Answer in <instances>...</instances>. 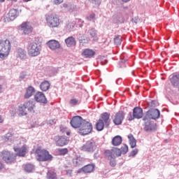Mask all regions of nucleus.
<instances>
[{"instance_id": "obj_9", "label": "nucleus", "mask_w": 179, "mask_h": 179, "mask_svg": "<svg viewBox=\"0 0 179 179\" xmlns=\"http://www.w3.org/2000/svg\"><path fill=\"white\" fill-rule=\"evenodd\" d=\"M96 149H97L96 142L92 140L87 141L81 147V150H83V152H87L88 153H93L94 150H96Z\"/></svg>"}, {"instance_id": "obj_7", "label": "nucleus", "mask_w": 179, "mask_h": 179, "mask_svg": "<svg viewBox=\"0 0 179 179\" xmlns=\"http://www.w3.org/2000/svg\"><path fill=\"white\" fill-rule=\"evenodd\" d=\"M143 117V110L141 107H136L133 109V114L129 113L127 116L129 121H133V120H141Z\"/></svg>"}, {"instance_id": "obj_49", "label": "nucleus", "mask_w": 179, "mask_h": 179, "mask_svg": "<svg viewBox=\"0 0 179 179\" xmlns=\"http://www.w3.org/2000/svg\"><path fill=\"white\" fill-rule=\"evenodd\" d=\"M91 1H92V3H94L96 6H99V5H100V3H101L100 0H91Z\"/></svg>"}, {"instance_id": "obj_20", "label": "nucleus", "mask_w": 179, "mask_h": 179, "mask_svg": "<svg viewBox=\"0 0 179 179\" xmlns=\"http://www.w3.org/2000/svg\"><path fill=\"white\" fill-rule=\"evenodd\" d=\"M87 34L90 38V40H92L93 41H97V40H99V36H97V31L93 28L89 29Z\"/></svg>"}, {"instance_id": "obj_47", "label": "nucleus", "mask_w": 179, "mask_h": 179, "mask_svg": "<svg viewBox=\"0 0 179 179\" xmlns=\"http://www.w3.org/2000/svg\"><path fill=\"white\" fill-rule=\"evenodd\" d=\"M136 155H138V149H134L131 152H130V155L129 156H136Z\"/></svg>"}, {"instance_id": "obj_52", "label": "nucleus", "mask_w": 179, "mask_h": 179, "mask_svg": "<svg viewBox=\"0 0 179 179\" xmlns=\"http://www.w3.org/2000/svg\"><path fill=\"white\" fill-rule=\"evenodd\" d=\"M66 174L69 177H72V170L69 169L66 171Z\"/></svg>"}, {"instance_id": "obj_63", "label": "nucleus", "mask_w": 179, "mask_h": 179, "mask_svg": "<svg viewBox=\"0 0 179 179\" xmlns=\"http://www.w3.org/2000/svg\"><path fill=\"white\" fill-rule=\"evenodd\" d=\"M1 92H2V85H0V93H1Z\"/></svg>"}, {"instance_id": "obj_51", "label": "nucleus", "mask_w": 179, "mask_h": 179, "mask_svg": "<svg viewBox=\"0 0 179 179\" xmlns=\"http://www.w3.org/2000/svg\"><path fill=\"white\" fill-rule=\"evenodd\" d=\"M60 132H62V134H64V132H66V127L61 126Z\"/></svg>"}, {"instance_id": "obj_19", "label": "nucleus", "mask_w": 179, "mask_h": 179, "mask_svg": "<svg viewBox=\"0 0 179 179\" xmlns=\"http://www.w3.org/2000/svg\"><path fill=\"white\" fill-rule=\"evenodd\" d=\"M14 150L17 152V156H19L20 157H24L27 152V147L26 145H23L21 148H14Z\"/></svg>"}, {"instance_id": "obj_62", "label": "nucleus", "mask_w": 179, "mask_h": 179, "mask_svg": "<svg viewBox=\"0 0 179 179\" xmlns=\"http://www.w3.org/2000/svg\"><path fill=\"white\" fill-rule=\"evenodd\" d=\"M66 135H67L68 136H69L71 135V132H69V131H66Z\"/></svg>"}, {"instance_id": "obj_16", "label": "nucleus", "mask_w": 179, "mask_h": 179, "mask_svg": "<svg viewBox=\"0 0 179 179\" xmlns=\"http://www.w3.org/2000/svg\"><path fill=\"white\" fill-rule=\"evenodd\" d=\"M21 30L24 34H30L33 31V27L30 24V22H24L21 24Z\"/></svg>"}, {"instance_id": "obj_21", "label": "nucleus", "mask_w": 179, "mask_h": 179, "mask_svg": "<svg viewBox=\"0 0 179 179\" xmlns=\"http://www.w3.org/2000/svg\"><path fill=\"white\" fill-rule=\"evenodd\" d=\"M111 152L110 151H105V156L107 157L108 160L110 161V165L111 167H115L117 166V162H115V157L111 156Z\"/></svg>"}, {"instance_id": "obj_40", "label": "nucleus", "mask_w": 179, "mask_h": 179, "mask_svg": "<svg viewBox=\"0 0 179 179\" xmlns=\"http://www.w3.org/2000/svg\"><path fill=\"white\" fill-rule=\"evenodd\" d=\"M75 24L76 23L73 22H68L66 25V29H67V30H73V29H75Z\"/></svg>"}, {"instance_id": "obj_22", "label": "nucleus", "mask_w": 179, "mask_h": 179, "mask_svg": "<svg viewBox=\"0 0 179 179\" xmlns=\"http://www.w3.org/2000/svg\"><path fill=\"white\" fill-rule=\"evenodd\" d=\"M34 93H36V89H34V87L29 86L26 89L25 94L24 95V99H30L31 96L34 95Z\"/></svg>"}, {"instance_id": "obj_41", "label": "nucleus", "mask_w": 179, "mask_h": 179, "mask_svg": "<svg viewBox=\"0 0 179 179\" xmlns=\"http://www.w3.org/2000/svg\"><path fill=\"white\" fill-rule=\"evenodd\" d=\"M69 104L71 107H75V106H78L79 104V100L77 99H71L69 101Z\"/></svg>"}, {"instance_id": "obj_53", "label": "nucleus", "mask_w": 179, "mask_h": 179, "mask_svg": "<svg viewBox=\"0 0 179 179\" xmlns=\"http://www.w3.org/2000/svg\"><path fill=\"white\" fill-rule=\"evenodd\" d=\"M85 22L83 20H81V19H80L79 20H78V24H79V25H80V27H82L83 26V23H84Z\"/></svg>"}, {"instance_id": "obj_3", "label": "nucleus", "mask_w": 179, "mask_h": 179, "mask_svg": "<svg viewBox=\"0 0 179 179\" xmlns=\"http://www.w3.org/2000/svg\"><path fill=\"white\" fill-rule=\"evenodd\" d=\"M27 52L29 57H38L41 52V45L35 42L30 43L27 46Z\"/></svg>"}, {"instance_id": "obj_38", "label": "nucleus", "mask_w": 179, "mask_h": 179, "mask_svg": "<svg viewBox=\"0 0 179 179\" xmlns=\"http://www.w3.org/2000/svg\"><path fill=\"white\" fill-rule=\"evenodd\" d=\"M48 179H57V173L52 171H49L47 174Z\"/></svg>"}, {"instance_id": "obj_2", "label": "nucleus", "mask_w": 179, "mask_h": 179, "mask_svg": "<svg viewBox=\"0 0 179 179\" xmlns=\"http://www.w3.org/2000/svg\"><path fill=\"white\" fill-rule=\"evenodd\" d=\"M12 49V45L10 41L8 39L0 41V58L3 59L9 55L10 50Z\"/></svg>"}, {"instance_id": "obj_45", "label": "nucleus", "mask_w": 179, "mask_h": 179, "mask_svg": "<svg viewBox=\"0 0 179 179\" xmlns=\"http://www.w3.org/2000/svg\"><path fill=\"white\" fill-rule=\"evenodd\" d=\"M58 152H59L62 155H66L68 153V149L67 148H59L58 149Z\"/></svg>"}, {"instance_id": "obj_25", "label": "nucleus", "mask_w": 179, "mask_h": 179, "mask_svg": "<svg viewBox=\"0 0 179 179\" xmlns=\"http://www.w3.org/2000/svg\"><path fill=\"white\" fill-rule=\"evenodd\" d=\"M67 47H75L76 45V39L73 36H69L65 39Z\"/></svg>"}, {"instance_id": "obj_58", "label": "nucleus", "mask_w": 179, "mask_h": 179, "mask_svg": "<svg viewBox=\"0 0 179 179\" xmlns=\"http://www.w3.org/2000/svg\"><path fill=\"white\" fill-rule=\"evenodd\" d=\"M127 61H128L127 59H121L122 64H124V62H127Z\"/></svg>"}, {"instance_id": "obj_64", "label": "nucleus", "mask_w": 179, "mask_h": 179, "mask_svg": "<svg viewBox=\"0 0 179 179\" xmlns=\"http://www.w3.org/2000/svg\"><path fill=\"white\" fill-rule=\"evenodd\" d=\"M0 2H5V0H0Z\"/></svg>"}, {"instance_id": "obj_17", "label": "nucleus", "mask_w": 179, "mask_h": 179, "mask_svg": "<svg viewBox=\"0 0 179 179\" xmlns=\"http://www.w3.org/2000/svg\"><path fill=\"white\" fill-rule=\"evenodd\" d=\"M17 16H19V11L17 10L15 8L10 10L7 16V22L15 20Z\"/></svg>"}, {"instance_id": "obj_48", "label": "nucleus", "mask_w": 179, "mask_h": 179, "mask_svg": "<svg viewBox=\"0 0 179 179\" xmlns=\"http://www.w3.org/2000/svg\"><path fill=\"white\" fill-rule=\"evenodd\" d=\"M27 77V74H26V73L24 72L21 73L20 75V78L21 79H26Z\"/></svg>"}, {"instance_id": "obj_42", "label": "nucleus", "mask_w": 179, "mask_h": 179, "mask_svg": "<svg viewBox=\"0 0 179 179\" xmlns=\"http://www.w3.org/2000/svg\"><path fill=\"white\" fill-rule=\"evenodd\" d=\"M87 20H88L89 22H94V20H96V14L94 13H91L90 15H88L86 17Z\"/></svg>"}, {"instance_id": "obj_27", "label": "nucleus", "mask_w": 179, "mask_h": 179, "mask_svg": "<svg viewBox=\"0 0 179 179\" xmlns=\"http://www.w3.org/2000/svg\"><path fill=\"white\" fill-rule=\"evenodd\" d=\"M94 167H96L94 164H87L82 168V171L85 173H92L94 171Z\"/></svg>"}, {"instance_id": "obj_39", "label": "nucleus", "mask_w": 179, "mask_h": 179, "mask_svg": "<svg viewBox=\"0 0 179 179\" xmlns=\"http://www.w3.org/2000/svg\"><path fill=\"white\" fill-rule=\"evenodd\" d=\"M114 43L115 45H121V43H122V36H117L114 38Z\"/></svg>"}, {"instance_id": "obj_11", "label": "nucleus", "mask_w": 179, "mask_h": 179, "mask_svg": "<svg viewBox=\"0 0 179 179\" xmlns=\"http://www.w3.org/2000/svg\"><path fill=\"white\" fill-rule=\"evenodd\" d=\"M85 120L82 118L80 116H75L72 118V120L70 122V124L73 128H80L82 127V125L83 124V122H85Z\"/></svg>"}, {"instance_id": "obj_5", "label": "nucleus", "mask_w": 179, "mask_h": 179, "mask_svg": "<svg viewBox=\"0 0 179 179\" xmlns=\"http://www.w3.org/2000/svg\"><path fill=\"white\" fill-rule=\"evenodd\" d=\"M46 23L50 29H55L59 27V18L55 14H50L46 16Z\"/></svg>"}, {"instance_id": "obj_31", "label": "nucleus", "mask_w": 179, "mask_h": 179, "mask_svg": "<svg viewBox=\"0 0 179 179\" xmlns=\"http://www.w3.org/2000/svg\"><path fill=\"white\" fill-rule=\"evenodd\" d=\"M122 143V138L120 136H115L112 140V145L113 146H120V144Z\"/></svg>"}, {"instance_id": "obj_54", "label": "nucleus", "mask_w": 179, "mask_h": 179, "mask_svg": "<svg viewBox=\"0 0 179 179\" xmlns=\"http://www.w3.org/2000/svg\"><path fill=\"white\" fill-rule=\"evenodd\" d=\"M71 6V5H69V4L66 3H64L63 4V7L66 8H68V9H69V6Z\"/></svg>"}, {"instance_id": "obj_29", "label": "nucleus", "mask_w": 179, "mask_h": 179, "mask_svg": "<svg viewBox=\"0 0 179 179\" xmlns=\"http://www.w3.org/2000/svg\"><path fill=\"white\" fill-rule=\"evenodd\" d=\"M112 23H124V18L121 15H115L112 17Z\"/></svg>"}, {"instance_id": "obj_43", "label": "nucleus", "mask_w": 179, "mask_h": 179, "mask_svg": "<svg viewBox=\"0 0 179 179\" xmlns=\"http://www.w3.org/2000/svg\"><path fill=\"white\" fill-rule=\"evenodd\" d=\"M121 152L122 155H125L126 153H127L128 152V145H124L122 148H121Z\"/></svg>"}, {"instance_id": "obj_14", "label": "nucleus", "mask_w": 179, "mask_h": 179, "mask_svg": "<svg viewBox=\"0 0 179 179\" xmlns=\"http://www.w3.org/2000/svg\"><path fill=\"white\" fill-rule=\"evenodd\" d=\"M34 100L37 101V103H42L43 104H47L48 101L45 95L41 92H38L34 95Z\"/></svg>"}, {"instance_id": "obj_26", "label": "nucleus", "mask_w": 179, "mask_h": 179, "mask_svg": "<svg viewBox=\"0 0 179 179\" xmlns=\"http://www.w3.org/2000/svg\"><path fill=\"white\" fill-rule=\"evenodd\" d=\"M96 52L90 49H85L83 50L82 55L85 58H93Z\"/></svg>"}, {"instance_id": "obj_6", "label": "nucleus", "mask_w": 179, "mask_h": 179, "mask_svg": "<svg viewBox=\"0 0 179 179\" xmlns=\"http://www.w3.org/2000/svg\"><path fill=\"white\" fill-rule=\"evenodd\" d=\"M0 157L5 163H13L16 160V155L13 152L8 150H3L0 152Z\"/></svg>"}, {"instance_id": "obj_37", "label": "nucleus", "mask_w": 179, "mask_h": 179, "mask_svg": "<svg viewBox=\"0 0 179 179\" xmlns=\"http://www.w3.org/2000/svg\"><path fill=\"white\" fill-rule=\"evenodd\" d=\"M96 128L97 131H103V129H104V122H103V120L99 119L98 120L96 124Z\"/></svg>"}, {"instance_id": "obj_15", "label": "nucleus", "mask_w": 179, "mask_h": 179, "mask_svg": "<svg viewBox=\"0 0 179 179\" xmlns=\"http://www.w3.org/2000/svg\"><path fill=\"white\" fill-rule=\"evenodd\" d=\"M144 131H145V132H153L156 131V124L152 123L148 119L145 121Z\"/></svg>"}, {"instance_id": "obj_32", "label": "nucleus", "mask_w": 179, "mask_h": 179, "mask_svg": "<svg viewBox=\"0 0 179 179\" xmlns=\"http://www.w3.org/2000/svg\"><path fill=\"white\" fill-rule=\"evenodd\" d=\"M83 163V159L80 157H75L73 159V164L76 167H78V166H82Z\"/></svg>"}, {"instance_id": "obj_55", "label": "nucleus", "mask_w": 179, "mask_h": 179, "mask_svg": "<svg viewBox=\"0 0 179 179\" xmlns=\"http://www.w3.org/2000/svg\"><path fill=\"white\" fill-rule=\"evenodd\" d=\"M101 64H102V65H105V64H107V60L102 59L101 61Z\"/></svg>"}, {"instance_id": "obj_44", "label": "nucleus", "mask_w": 179, "mask_h": 179, "mask_svg": "<svg viewBox=\"0 0 179 179\" xmlns=\"http://www.w3.org/2000/svg\"><path fill=\"white\" fill-rule=\"evenodd\" d=\"M148 106L150 107H157V106H159V103L157 101H151L148 103Z\"/></svg>"}, {"instance_id": "obj_13", "label": "nucleus", "mask_w": 179, "mask_h": 179, "mask_svg": "<svg viewBox=\"0 0 179 179\" xmlns=\"http://www.w3.org/2000/svg\"><path fill=\"white\" fill-rule=\"evenodd\" d=\"M124 118H125L124 112L119 111L115 115V118L113 119V124H115V125H121V124H122V121H124Z\"/></svg>"}, {"instance_id": "obj_46", "label": "nucleus", "mask_w": 179, "mask_h": 179, "mask_svg": "<svg viewBox=\"0 0 179 179\" xmlns=\"http://www.w3.org/2000/svg\"><path fill=\"white\" fill-rule=\"evenodd\" d=\"M69 10H71V12H75L78 10V8L75 5H70Z\"/></svg>"}, {"instance_id": "obj_33", "label": "nucleus", "mask_w": 179, "mask_h": 179, "mask_svg": "<svg viewBox=\"0 0 179 179\" xmlns=\"http://www.w3.org/2000/svg\"><path fill=\"white\" fill-rule=\"evenodd\" d=\"M17 58L23 59L26 57V51L24 49L18 48L16 53Z\"/></svg>"}, {"instance_id": "obj_18", "label": "nucleus", "mask_w": 179, "mask_h": 179, "mask_svg": "<svg viewBox=\"0 0 179 179\" xmlns=\"http://www.w3.org/2000/svg\"><path fill=\"white\" fill-rule=\"evenodd\" d=\"M48 47L50 50H52L53 51L55 50H58L61 47V44H59V42L56 40H50L47 43Z\"/></svg>"}, {"instance_id": "obj_50", "label": "nucleus", "mask_w": 179, "mask_h": 179, "mask_svg": "<svg viewBox=\"0 0 179 179\" xmlns=\"http://www.w3.org/2000/svg\"><path fill=\"white\" fill-rule=\"evenodd\" d=\"M53 2L55 5H60V3H62V2H64V0H54Z\"/></svg>"}, {"instance_id": "obj_57", "label": "nucleus", "mask_w": 179, "mask_h": 179, "mask_svg": "<svg viewBox=\"0 0 179 179\" xmlns=\"http://www.w3.org/2000/svg\"><path fill=\"white\" fill-rule=\"evenodd\" d=\"M132 20H133L134 23H136V24L138 23V20L136 17L133 18Z\"/></svg>"}, {"instance_id": "obj_24", "label": "nucleus", "mask_w": 179, "mask_h": 179, "mask_svg": "<svg viewBox=\"0 0 179 179\" xmlns=\"http://www.w3.org/2000/svg\"><path fill=\"white\" fill-rule=\"evenodd\" d=\"M105 152H110V156H113V157H120L122 155L121 150L117 148H113L110 150H106Z\"/></svg>"}, {"instance_id": "obj_8", "label": "nucleus", "mask_w": 179, "mask_h": 179, "mask_svg": "<svg viewBox=\"0 0 179 179\" xmlns=\"http://www.w3.org/2000/svg\"><path fill=\"white\" fill-rule=\"evenodd\" d=\"M160 117V110L158 109H150L147 111L145 116L143 118V121L148 120H157Z\"/></svg>"}, {"instance_id": "obj_56", "label": "nucleus", "mask_w": 179, "mask_h": 179, "mask_svg": "<svg viewBox=\"0 0 179 179\" xmlns=\"http://www.w3.org/2000/svg\"><path fill=\"white\" fill-rule=\"evenodd\" d=\"M48 124H50V125H52L53 124H55V122H54V120H49Z\"/></svg>"}, {"instance_id": "obj_34", "label": "nucleus", "mask_w": 179, "mask_h": 179, "mask_svg": "<svg viewBox=\"0 0 179 179\" xmlns=\"http://www.w3.org/2000/svg\"><path fill=\"white\" fill-rule=\"evenodd\" d=\"M128 138L129 141V144L131 148H134L136 146V139L134 137V135L129 134Z\"/></svg>"}, {"instance_id": "obj_28", "label": "nucleus", "mask_w": 179, "mask_h": 179, "mask_svg": "<svg viewBox=\"0 0 179 179\" xmlns=\"http://www.w3.org/2000/svg\"><path fill=\"white\" fill-rule=\"evenodd\" d=\"M103 122L105 123V125H106V127H108L110 125V114H108V113H103L101 115V119Z\"/></svg>"}, {"instance_id": "obj_10", "label": "nucleus", "mask_w": 179, "mask_h": 179, "mask_svg": "<svg viewBox=\"0 0 179 179\" xmlns=\"http://www.w3.org/2000/svg\"><path fill=\"white\" fill-rule=\"evenodd\" d=\"M92 131H93L92 123L85 120L83 122L81 128H80L78 132L80 135H89Z\"/></svg>"}, {"instance_id": "obj_23", "label": "nucleus", "mask_w": 179, "mask_h": 179, "mask_svg": "<svg viewBox=\"0 0 179 179\" xmlns=\"http://www.w3.org/2000/svg\"><path fill=\"white\" fill-rule=\"evenodd\" d=\"M78 38L80 44H82V45L88 44L89 41H90V38L89 36L86 37V36L82 34H78Z\"/></svg>"}, {"instance_id": "obj_61", "label": "nucleus", "mask_w": 179, "mask_h": 179, "mask_svg": "<svg viewBox=\"0 0 179 179\" xmlns=\"http://www.w3.org/2000/svg\"><path fill=\"white\" fill-rule=\"evenodd\" d=\"M129 1H131V0H122V2H125V3H127V2H129Z\"/></svg>"}, {"instance_id": "obj_35", "label": "nucleus", "mask_w": 179, "mask_h": 179, "mask_svg": "<svg viewBox=\"0 0 179 179\" xmlns=\"http://www.w3.org/2000/svg\"><path fill=\"white\" fill-rule=\"evenodd\" d=\"M171 83L173 85V86H178L179 75L173 76L172 78H171Z\"/></svg>"}, {"instance_id": "obj_4", "label": "nucleus", "mask_w": 179, "mask_h": 179, "mask_svg": "<svg viewBox=\"0 0 179 179\" xmlns=\"http://www.w3.org/2000/svg\"><path fill=\"white\" fill-rule=\"evenodd\" d=\"M36 155L38 162H48L52 157L48 151L43 150L41 148H38L36 150Z\"/></svg>"}, {"instance_id": "obj_60", "label": "nucleus", "mask_w": 179, "mask_h": 179, "mask_svg": "<svg viewBox=\"0 0 179 179\" xmlns=\"http://www.w3.org/2000/svg\"><path fill=\"white\" fill-rule=\"evenodd\" d=\"M3 122V118L2 116L0 115V124H2Z\"/></svg>"}, {"instance_id": "obj_1", "label": "nucleus", "mask_w": 179, "mask_h": 179, "mask_svg": "<svg viewBox=\"0 0 179 179\" xmlns=\"http://www.w3.org/2000/svg\"><path fill=\"white\" fill-rule=\"evenodd\" d=\"M36 110V101L29 100L28 101L21 104L18 108V114L20 115H27V113L34 114Z\"/></svg>"}, {"instance_id": "obj_30", "label": "nucleus", "mask_w": 179, "mask_h": 179, "mask_svg": "<svg viewBox=\"0 0 179 179\" xmlns=\"http://www.w3.org/2000/svg\"><path fill=\"white\" fill-rule=\"evenodd\" d=\"M50 84L48 81L45 80L42 82L40 85V88L42 92H47L50 89Z\"/></svg>"}, {"instance_id": "obj_59", "label": "nucleus", "mask_w": 179, "mask_h": 179, "mask_svg": "<svg viewBox=\"0 0 179 179\" xmlns=\"http://www.w3.org/2000/svg\"><path fill=\"white\" fill-rule=\"evenodd\" d=\"M3 169V164L0 161V170H2Z\"/></svg>"}, {"instance_id": "obj_12", "label": "nucleus", "mask_w": 179, "mask_h": 179, "mask_svg": "<svg viewBox=\"0 0 179 179\" xmlns=\"http://www.w3.org/2000/svg\"><path fill=\"white\" fill-rule=\"evenodd\" d=\"M56 146H65L69 143L68 138L65 136H56L54 137Z\"/></svg>"}, {"instance_id": "obj_36", "label": "nucleus", "mask_w": 179, "mask_h": 179, "mask_svg": "<svg viewBox=\"0 0 179 179\" xmlns=\"http://www.w3.org/2000/svg\"><path fill=\"white\" fill-rule=\"evenodd\" d=\"M24 171L31 173L34 170V165L31 164H26L23 166Z\"/></svg>"}]
</instances>
